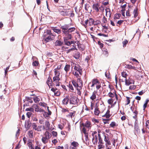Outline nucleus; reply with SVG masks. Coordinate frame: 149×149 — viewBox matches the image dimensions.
Masks as SVG:
<instances>
[{
  "label": "nucleus",
  "instance_id": "obj_30",
  "mask_svg": "<svg viewBox=\"0 0 149 149\" xmlns=\"http://www.w3.org/2000/svg\"><path fill=\"white\" fill-rule=\"evenodd\" d=\"M49 139L43 136L42 139V141L44 143L46 144L48 143Z\"/></svg>",
  "mask_w": 149,
  "mask_h": 149
},
{
  "label": "nucleus",
  "instance_id": "obj_56",
  "mask_svg": "<svg viewBox=\"0 0 149 149\" xmlns=\"http://www.w3.org/2000/svg\"><path fill=\"white\" fill-rule=\"evenodd\" d=\"M32 114V113L31 112H28L26 113V116L27 117L29 118L31 117Z\"/></svg>",
  "mask_w": 149,
  "mask_h": 149
},
{
  "label": "nucleus",
  "instance_id": "obj_38",
  "mask_svg": "<svg viewBox=\"0 0 149 149\" xmlns=\"http://www.w3.org/2000/svg\"><path fill=\"white\" fill-rule=\"evenodd\" d=\"M60 92L57 89V90H56V91H55V92H54V95L56 96H59L60 95Z\"/></svg>",
  "mask_w": 149,
  "mask_h": 149
},
{
  "label": "nucleus",
  "instance_id": "obj_7",
  "mask_svg": "<svg viewBox=\"0 0 149 149\" xmlns=\"http://www.w3.org/2000/svg\"><path fill=\"white\" fill-rule=\"evenodd\" d=\"M102 6H100V4L98 3H94L92 6L93 9L96 12H99V9Z\"/></svg>",
  "mask_w": 149,
  "mask_h": 149
},
{
  "label": "nucleus",
  "instance_id": "obj_61",
  "mask_svg": "<svg viewBox=\"0 0 149 149\" xmlns=\"http://www.w3.org/2000/svg\"><path fill=\"white\" fill-rule=\"evenodd\" d=\"M69 88L70 89L72 90V91L74 90V89L72 85L71 84H69Z\"/></svg>",
  "mask_w": 149,
  "mask_h": 149
},
{
  "label": "nucleus",
  "instance_id": "obj_33",
  "mask_svg": "<svg viewBox=\"0 0 149 149\" xmlns=\"http://www.w3.org/2000/svg\"><path fill=\"white\" fill-rule=\"evenodd\" d=\"M100 132L99 131H98V139L99 140V143H103L102 140V138L100 136Z\"/></svg>",
  "mask_w": 149,
  "mask_h": 149
},
{
  "label": "nucleus",
  "instance_id": "obj_51",
  "mask_svg": "<svg viewBox=\"0 0 149 149\" xmlns=\"http://www.w3.org/2000/svg\"><path fill=\"white\" fill-rule=\"evenodd\" d=\"M33 100L36 103H37L39 102L40 99L37 97H36L34 98Z\"/></svg>",
  "mask_w": 149,
  "mask_h": 149
},
{
  "label": "nucleus",
  "instance_id": "obj_54",
  "mask_svg": "<svg viewBox=\"0 0 149 149\" xmlns=\"http://www.w3.org/2000/svg\"><path fill=\"white\" fill-rule=\"evenodd\" d=\"M107 102L109 104H111L113 102V101L112 98H111L108 100Z\"/></svg>",
  "mask_w": 149,
  "mask_h": 149
},
{
  "label": "nucleus",
  "instance_id": "obj_42",
  "mask_svg": "<svg viewBox=\"0 0 149 149\" xmlns=\"http://www.w3.org/2000/svg\"><path fill=\"white\" fill-rule=\"evenodd\" d=\"M77 81L79 83V84L80 85L81 87L83 85L81 79L78 78L77 79Z\"/></svg>",
  "mask_w": 149,
  "mask_h": 149
},
{
  "label": "nucleus",
  "instance_id": "obj_8",
  "mask_svg": "<svg viewBox=\"0 0 149 149\" xmlns=\"http://www.w3.org/2000/svg\"><path fill=\"white\" fill-rule=\"evenodd\" d=\"M64 7L63 6H60L59 8V9L60 10V13L63 16H66L69 14V13L68 12L66 11H64L63 10L64 9V10H66L65 9H64Z\"/></svg>",
  "mask_w": 149,
  "mask_h": 149
},
{
  "label": "nucleus",
  "instance_id": "obj_47",
  "mask_svg": "<svg viewBox=\"0 0 149 149\" xmlns=\"http://www.w3.org/2000/svg\"><path fill=\"white\" fill-rule=\"evenodd\" d=\"M52 135L54 137H56L57 135V132L54 131H53L52 132Z\"/></svg>",
  "mask_w": 149,
  "mask_h": 149
},
{
  "label": "nucleus",
  "instance_id": "obj_25",
  "mask_svg": "<svg viewBox=\"0 0 149 149\" xmlns=\"http://www.w3.org/2000/svg\"><path fill=\"white\" fill-rule=\"evenodd\" d=\"M72 83L73 85L75 88H77L78 87H81L80 84H79L75 81L74 80L72 81Z\"/></svg>",
  "mask_w": 149,
  "mask_h": 149
},
{
  "label": "nucleus",
  "instance_id": "obj_28",
  "mask_svg": "<svg viewBox=\"0 0 149 149\" xmlns=\"http://www.w3.org/2000/svg\"><path fill=\"white\" fill-rule=\"evenodd\" d=\"M75 114V111H73L72 112H71L69 113L67 115V116L68 117H70L71 118H72L74 117Z\"/></svg>",
  "mask_w": 149,
  "mask_h": 149
},
{
  "label": "nucleus",
  "instance_id": "obj_31",
  "mask_svg": "<svg viewBox=\"0 0 149 149\" xmlns=\"http://www.w3.org/2000/svg\"><path fill=\"white\" fill-rule=\"evenodd\" d=\"M138 9L137 8H136L134 10L133 14L134 15V18H136L138 15Z\"/></svg>",
  "mask_w": 149,
  "mask_h": 149
},
{
  "label": "nucleus",
  "instance_id": "obj_55",
  "mask_svg": "<svg viewBox=\"0 0 149 149\" xmlns=\"http://www.w3.org/2000/svg\"><path fill=\"white\" fill-rule=\"evenodd\" d=\"M88 23V19H87L86 20L85 22V23L83 24V25L85 27V28H86L87 27V24Z\"/></svg>",
  "mask_w": 149,
  "mask_h": 149
},
{
  "label": "nucleus",
  "instance_id": "obj_3",
  "mask_svg": "<svg viewBox=\"0 0 149 149\" xmlns=\"http://www.w3.org/2000/svg\"><path fill=\"white\" fill-rule=\"evenodd\" d=\"M72 67H74V71L78 72L80 75H82V68L78 64L75 63H72L71 64Z\"/></svg>",
  "mask_w": 149,
  "mask_h": 149
},
{
  "label": "nucleus",
  "instance_id": "obj_1",
  "mask_svg": "<svg viewBox=\"0 0 149 149\" xmlns=\"http://www.w3.org/2000/svg\"><path fill=\"white\" fill-rule=\"evenodd\" d=\"M61 29L63 33L64 34L65 36H68V39H71L72 36L70 34V33L73 32L75 30V28L74 27L69 28L68 24H65L63 26H61Z\"/></svg>",
  "mask_w": 149,
  "mask_h": 149
},
{
  "label": "nucleus",
  "instance_id": "obj_15",
  "mask_svg": "<svg viewBox=\"0 0 149 149\" xmlns=\"http://www.w3.org/2000/svg\"><path fill=\"white\" fill-rule=\"evenodd\" d=\"M52 136L51 134L49 133V132L48 131H46L45 133L44 136L43 137L47 138L48 139H49Z\"/></svg>",
  "mask_w": 149,
  "mask_h": 149
},
{
  "label": "nucleus",
  "instance_id": "obj_59",
  "mask_svg": "<svg viewBox=\"0 0 149 149\" xmlns=\"http://www.w3.org/2000/svg\"><path fill=\"white\" fill-rule=\"evenodd\" d=\"M104 140L105 142L109 140V138L108 136H107L105 135Z\"/></svg>",
  "mask_w": 149,
  "mask_h": 149
},
{
  "label": "nucleus",
  "instance_id": "obj_53",
  "mask_svg": "<svg viewBox=\"0 0 149 149\" xmlns=\"http://www.w3.org/2000/svg\"><path fill=\"white\" fill-rule=\"evenodd\" d=\"M39 64L38 62L37 61H35L33 63V65L34 66H37Z\"/></svg>",
  "mask_w": 149,
  "mask_h": 149
},
{
  "label": "nucleus",
  "instance_id": "obj_2",
  "mask_svg": "<svg viewBox=\"0 0 149 149\" xmlns=\"http://www.w3.org/2000/svg\"><path fill=\"white\" fill-rule=\"evenodd\" d=\"M55 76L53 77V84L56 86H60V78L59 77L60 73L56 69H54Z\"/></svg>",
  "mask_w": 149,
  "mask_h": 149
},
{
  "label": "nucleus",
  "instance_id": "obj_6",
  "mask_svg": "<svg viewBox=\"0 0 149 149\" xmlns=\"http://www.w3.org/2000/svg\"><path fill=\"white\" fill-rule=\"evenodd\" d=\"M79 101V99L75 96L71 97L70 99V104H77Z\"/></svg>",
  "mask_w": 149,
  "mask_h": 149
},
{
  "label": "nucleus",
  "instance_id": "obj_39",
  "mask_svg": "<svg viewBox=\"0 0 149 149\" xmlns=\"http://www.w3.org/2000/svg\"><path fill=\"white\" fill-rule=\"evenodd\" d=\"M73 47H74V48L70 49H68V50H67L66 51V52L67 53H69L71 51L74 50L75 49H76V48H75V46H74V45H73Z\"/></svg>",
  "mask_w": 149,
  "mask_h": 149
},
{
  "label": "nucleus",
  "instance_id": "obj_45",
  "mask_svg": "<svg viewBox=\"0 0 149 149\" xmlns=\"http://www.w3.org/2000/svg\"><path fill=\"white\" fill-rule=\"evenodd\" d=\"M121 75L123 77L126 79V77L127 75L125 72H123L121 73Z\"/></svg>",
  "mask_w": 149,
  "mask_h": 149
},
{
  "label": "nucleus",
  "instance_id": "obj_40",
  "mask_svg": "<svg viewBox=\"0 0 149 149\" xmlns=\"http://www.w3.org/2000/svg\"><path fill=\"white\" fill-rule=\"evenodd\" d=\"M125 84L126 85L129 86L131 84L130 81L129 80H127V79H125Z\"/></svg>",
  "mask_w": 149,
  "mask_h": 149
},
{
  "label": "nucleus",
  "instance_id": "obj_32",
  "mask_svg": "<svg viewBox=\"0 0 149 149\" xmlns=\"http://www.w3.org/2000/svg\"><path fill=\"white\" fill-rule=\"evenodd\" d=\"M52 30L54 32L57 33L58 34H60L61 32V30L60 29H57L56 28H53Z\"/></svg>",
  "mask_w": 149,
  "mask_h": 149
},
{
  "label": "nucleus",
  "instance_id": "obj_29",
  "mask_svg": "<svg viewBox=\"0 0 149 149\" xmlns=\"http://www.w3.org/2000/svg\"><path fill=\"white\" fill-rule=\"evenodd\" d=\"M94 22V20L92 18H90L89 19H88V25L90 26H92Z\"/></svg>",
  "mask_w": 149,
  "mask_h": 149
},
{
  "label": "nucleus",
  "instance_id": "obj_52",
  "mask_svg": "<svg viewBox=\"0 0 149 149\" xmlns=\"http://www.w3.org/2000/svg\"><path fill=\"white\" fill-rule=\"evenodd\" d=\"M116 123L114 122H112L110 125V126L111 127H113L116 126Z\"/></svg>",
  "mask_w": 149,
  "mask_h": 149
},
{
  "label": "nucleus",
  "instance_id": "obj_46",
  "mask_svg": "<svg viewBox=\"0 0 149 149\" xmlns=\"http://www.w3.org/2000/svg\"><path fill=\"white\" fill-rule=\"evenodd\" d=\"M103 144V143H100L98 146V149H101L104 148V146Z\"/></svg>",
  "mask_w": 149,
  "mask_h": 149
},
{
  "label": "nucleus",
  "instance_id": "obj_63",
  "mask_svg": "<svg viewBox=\"0 0 149 149\" xmlns=\"http://www.w3.org/2000/svg\"><path fill=\"white\" fill-rule=\"evenodd\" d=\"M144 91H142L138 93V94L139 95H142L144 93Z\"/></svg>",
  "mask_w": 149,
  "mask_h": 149
},
{
  "label": "nucleus",
  "instance_id": "obj_16",
  "mask_svg": "<svg viewBox=\"0 0 149 149\" xmlns=\"http://www.w3.org/2000/svg\"><path fill=\"white\" fill-rule=\"evenodd\" d=\"M108 95L109 97H113L114 96H115L116 98V99L117 100H118L117 95L116 93L113 92V93L111 92H109L108 93Z\"/></svg>",
  "mask_w": 149,
  "mask_h": 149
},
{
  "label": "nucleus",
  "instance_id": "obj_57",
  "mask_svg": "<svg viewBox=\"0 0 149 149\" xmlns=\"http://www.w3.org/2000/svg\"><path fill=\"white\" fill-rule=\"evenodd\" d=\"M126 15L127 16H130L131 15L130 13V10L129 9L128 10H127L126 12Z\"/></svg>",
  "mask_w": 149,
  "mask_h": 149
},
{
  "label": "nucleus",
  "instance_id": "obj_12",
  "mask_svg": "<svg viewBox=\"0 0 149 149\" xmlns=\"http://www.w3.org/2000/svg\"><path fill=\"white\" fill-rule=\"evenodd\" d=\"M101 116L107 118H109L111 116V115L110 114V111L109 110H108L104 114H103L102 113L101 115Z\"/></svg>",
  "mask_w": 149,
  "mask_h": 149
},
{
  "label": "nucleus",
  "instance_id": "obj_50",
  "mask_svg": "<svg viewBox=\"0 0 149 149\" xmlns=\"http://www.w3.org/2000/svg\"><path fill=\"white\" fill-rule=\"evenodd\" d=\"M128 41L126 40H125L124 41H123V47H125L126 44L128 43Z\"/></svg>",
  "mask_w": 149,
  "mask_h": 149
},
{
  "label": "nucleus",
  "instance_id": "obj_17",
  "mask_svg": "<svg viewBox=\"0 0 149 149\" xmlns=\"http://www.w3.org/2000/svg\"><path fill=\"white\" fill-rule=\"evenodd\" d=\"M71 147H75V148H77L79 146V144L77 142L73 141L71 143Z\"/></svg>",
  "mask_w": 149,
  "mask_h": 149
},
{
  "label": "nucleus",
  "instance_id": "obj_9",
  "mask_svg": "<svg viewBox=\"0 0 149 149\" xmlns=\"http://www.w3.org/2000/svg\"><path fill=\"white\" fill-rule=\"evenodd\" d=\"M33 129L38 131H41L42 126L40 125L38 126L35 123H33L32 125Z\"/></svg>",
  "mask_w": 149,
  "mask_h": 149
},
{
  "label": "nucleus",
  "instance_id": "obj_23",
  "mask_svg": "<svg viewBox=\"0 0 149 149\" xmlns=\"http://www.w3.org/2000/svg\"><path fill=\"white\" fill-rule=\"evenodd\" d=\"M125 68H126L130 69L136 70V68L134 66H132V65L129 64H127L126 65Z\"/></svg>",
  "mask_w": 149,
  "mask_h": 149
},
{
  "label": "nucleus",
  "instance_id": "obj_37",
  "mask_svg": "<svg viewBox=\"0 0 149 149\" xmlns=\"http://www.w3.org/2000/svg\"><path fill=\"white\" fill-rule=\"evenodd\" d=\"M105 146L106 148H109V147H111L110 146H109L111 145V143L109 140L105 142Z\"/></svg>",
  "mask_w": 149,
  "mask_h": 149
},
{
  "label": "nucleus",
  "instance_id": "obj_21",
  "mask_svg": "<svg viewBox=\"0 0 149 149\" xmlns=\"http://www.w3.org/2000/svg\"><path fill=\"white\" fill-rule=\"evenodd\" d=\"M69 98L68 96L65 97L62 101V103L63 104L66 105L68 104L69 101Z\"/></svg>",
  "mask_w": 149,
  "mask_h": 149
},
{
  "label": "nucleus",
  "instance_id": "obj_18",
  "mask_svg": "<svg viewBox=\"0 0 149 149\" xmlns=\"http://www.w3.org/2000/svg\"><path fill=\"white\" fill-rule=\"evenodd\" d=\"M47 83L48 85L50 87L52 86V81L51 78L49 77L48 80L47 81Z\"/></svg>",
  "mask_w": 149,
  "mask_h": 149
},
{
  "label": "nucleus",
  "instance_id": "obj_27",
  "mask_svg": "<svg viewBox=\"0 0 149 149\" xmlns=\"http://www.w3.org/2000/svg\"><path fill=\"white\" fill-rule=\"evenodd\" d=\"M70 68V66L69 65H66L64 67V69L66 72L67 73L69 71Z\"/></svg>",
  "mask_w": 149,
  "mask_h": 149
},
{
  "label": "nucleus",
  "instance_id": "obj_62",
  "mask_svg": "<svg viewBox=\"0 0 149 149\" xmlns=\"http://www.w3.org/2000/svg\"><path fill=\"white\" fill-rule=\"evenodd\" d=\"M123 21L122 20H120L119 21H118V22H117V23L119 25H120L121 24H122L123 22Z\"/></svg>",
  "mask_w": 149,
  "mask_h": 149
},
{
  "label": "nucleus",
  "instance_id": "obj_11",
  "mask_svg": "<svg viewBox=\"0 0 149 149\" xmlns=\"http://www.w3.org/2000/svg\"><path fill=\"white\" fill-rule=\"evenodd\" d=\"M81 125L82 126L84 127H86L88 129V130L90 129L91 127V123L88 121H87L85 123H82L80 127H81Z\"/></svg>",
  "mask_w": 149,
  "mask_h": 149
},
{
  "label": "nucleus",
  "instance_id": "obj_44",
  "mask_svg": "<svg viewBox=\"0 0 149 149\" xmlns=\"http://www.w3.org/2000/svg\"><path fill=\"white\" fill-rule=\"evenodd\" d=\"M28 134L31 138L33 136V132L32 130L29 131L28 133Z\"/></svg>",
  "mask_w": 149,
  "mask_h": 149
},
{
  "label": "nucleus",
  "instance_id": "obj_14",
  "mask_svg": "<svg viewBox=\"0 0 149 149\" xmlns=\"http://www.w3.org/2000/svg\"><path fill=\"white\" fill-rule=\"evenodd\" d=\"M45 125L46 127V130H47L52 131L53 130L54 128L51 129L50 127V124L48 121H47L45 122Z\"/></svg>",
  "mask_w": 149,
  "mask_h": 149
},
{
  "label": "nucleus",
  "instance_id": "obj_24",
  "mask_svg": "<svg viewBox=\"0 0 149 149\" xmlns=\"http://www.w3.org/2000/svg\"><path fill=\"white\" fill-rule=\"evenodd\" d=\"M97 92L95 91H94L92 95L90 97V99L92 100H93L96 98V94Z\"/></svg>",
  "mask_w": 149,
  "mask_h": 149
},
{
  "label": "nucleus",
  "instance_id": "obj_19",
  "mask_svg": "<svg viewBox=\"0 0 149 149\" xmlns=\"http://www.w3.org/2000/svg\"><path fill=\"white\" fill-rule=\"evenodd\" d=\"M66 37L64 38V42L65 44L68 46L70 45V42L68 41V40L71 39H68V36H66Z\"/></svg>",
  "mask_w": 149,
  "mask_h": 149
},
{
  "label": "nucleus",
  "instance_id": "obj_58",
  "mask_svg": "<svg viewBox=\"0 0 149 149\" xmlns=\"http://www.w3.org/2000/svg\"><path fill=\"white\" fill-rule=\"evenodd\" d=\"M146 127L149 129V120H147L146 122Z\"/></svg>",
  "mask_w": 149,
  "mask_h": 149
},
{
  "label": "nucleus",
  "instance_id": "obj_4",
  "mask_svg": "<svg viewBox=\"0 0 149 149\" xmlns=\"http://www.w3.org/2000/svg\"><path fill=\"white\" fill-rule=\"evenodd\" d=\"M91 82L92 83L91 87H93L95 86L97 90L99 89L101 87L100 83L97 79H93Z\"/></svg>",
  "mask_w": 149,
  "mask_h": 149
},
{
  "label": "nucleus",
  "instance_id": "obj_41",
  "mask_svg": "<svg viewBox=\"0 0 149 149\" xmlns=\"http://www.w3.org/2000/svg\"><path fill=\"white\" fill-rule=\"evenodd\" d=\"M78 72L76 71H74L73 72V74L77 78H78L79 77V75L78 74Z\"/></svg>",
  "mask_w": 149,
  "mask_h": 149
},
{
  "label": "nucleus",
  "instance_id": "obj_48",
  "mask_svg": "<svg viewBox=\"0 0 149 149\" xmlns=\"http://www.w3.org/2000/svg\"><path fill=\"white\" fill-rule=\"evenodd\" d=\"M103 53L107 56L108 55V53L107 49H105L103 51Z\"/></svg>",
  "mask_w": 149,
  "mask_h": 149
},
{
  "label": "nucleus",
  "instance_id": "obj_60",
  "mask_svg": "<svg viewBox=\"0 0 149 149\" xmlns=\"http://www.w3.org/2000/svg\"><path fill=\"white\" fill-rule=\"evenodd\" d=\"M98 35H99V36H102L104 37H106L107 36L106 35L104 34H102L101 33H99L97 34Z\"/></svg>",
  "mask_w": 149,
  "mask_h": 149
},
{
  "label": "nucleus",
  "instance_id": "obj_20",
  "mask_svg": "<svg viewBox=\"0 0 149 149\" xmlns=\"http://www.w3.org/2000/svg\"><path fill=\"white\" fill-rule=\"evenodd\" d=\"M63 42L60 40H57L55 42V45L56 46H61L63 44Z\"/></svg>",
  "mask_w": 149,
  "mask_h": 149
},
{
  "label": "nucleus",
  "instance_id": "obj_26",
  "mask_svg": "<svg viewBox=\"0 0 149 149\" xmlns=\"http://www.w3.org/2000/svg\"><path fill=\"white\" fill-rule=\"evenodd\" d=\"M34 108L35 109V111L36 112H42L43 111V110L42 109H40L39 107L37 105H35V106L34 107Z\"/></svg>",
  "mask_w": 149,
  "mask_h": 149
},
{
  "label": "nucleus",
  "instance_id": "obj_64",
  "mask_svg": "<svg viewBox=\"0 0 149 149\" xmlns=\"http://www.w3.org/2000/svg\"><path fill=\"white\" fill-rule=\"evenodd\" d=\"M29 147L31 148V149H34L33 147L32 146V143H30L29 144Z\"/></svg>",
  "mask_w": 149,
  "mask_h": 149
},
{
  "label": "nucleus",
  "instance_id": "obj_36",
  "mask_svg": "<svg viewBox=\"0 0 149 149\" xmlns=\"http://www.w3.org/2000/svg\"><path fill=\"white\" fill-rule=\"evenodd\" d=\"M149 101V100L148 99H146V100L145 101V103L144 104L143 106V107L144 110L147 107V105Z\"/></svg>",
  "mask_w": 149,
  "mask_h": 149
},
{
  "label": "nucleus",
  "instance_id": "obj_49",
  "mask_svg": "<svg viewBox=\"0 0 149 149\" xmlns=\"http://www.w3.org/2000/svg\"><path fill=\"white\" fill-rule=\"evenodd\" d=\"M25 110L26 111H30L33 112L34 111V109L32 108H26Z\"/></svg>",
  "mask_w": 149,
  "mask_h": 149
},
{
  "label": "nucleus",
  "instance_id": "obj_22",
  "mask_svg": "<svg viewBox=\"0 0 149 149\" xmlns=\"http://www.w3.org/2000/svg\"><path fill=\"white\" fill-rule=\"evenodd\" d=\"M94 114L95 116H99V114L101 116V112L97 107L95 109Z\"/></svg>",
  "mask_w": 149,
  "mask_h": 149
},
{
  "label": "nucleus",
  "instance_id": "obj_43",
  "mask_svg": "<svg viewBox=\"0 0 149 149\" xmlns=\"http://www.w3.org/2000/svg\"><path fill=\"white\" fill-rule=\"evenodd\" d=\"M100 23V22L99 20H96L95 21H94V22L93 23V24L95 25H97L99 24Z\"/></svg>",
  "mask_w": 149,
  "mask_h": 149
},
{
  "label": "nucleus",
  "instance_id": "obj_5",
  "mask_svg": "<svg viewBox=\"0 0 149 149\" xmlns=\"http://www.w3.org/2000/svg\"><path fill=\"white\" fill-rule=\"evenodd\" d=\"M93 136L92 141L94 144H96L98 139V133L96 131L93 132L92 134Z\"/></svg>",
  "mask_w": 149,
  "mask_h": 149
},
{
  "label": "nucleus",
  "instance_id": "obj_35",
  "mask_svg": "<svg viewBox=\"0 0 149 149\" xmlns=\"http://www.w3.org/2000/svg\"><path fill=\"white\" fill-rule=\"evenodd\" d=\"M81 132L83 133L85 135H86L87 134H88V133L87 132V131L86 130V127H83L82 128V129L81 130Z\"/></svg>",
  "mask_w": 149,
  "mask_h": 149
},
{
  "label": "nucleus",
  "instance_id": "obj_10",
  "mask_svg": "<svg viewBox=\"0 0 149 149\" xmlns=\"http://www.w3.org/2000/svg\"><path fill=\"white\" fill-rule=\"evenodd\" d=\"M101 112V115L102 114L105 109V105L103 104H100L98 107H97Z\"/></svg>",
  "mask_w": 149,
  "mask_h": 149
},
{
  "label": "nucleus",
  "instance_id": "obj_34",
  "mask_svg": "<svg viewBox=\"0 0 149 149\" xmlns=\"http://www.w3.org/2000/svg\"><path fill=\"white\" fill-rule=\"evenodd\" d=\"M121 15L119 13H117L114 15V19H118L120 18Z\"/></svg>",
  "mask_w": 149,
  "mask_h": 149
},
{
  "label": "nucleus",
  "instance_id": "obj_13",
  "mask_svg": "<svg viewBox=\"0 0 149 149\" xmlns=\"http://www.w3.org/2000/svg\"><path fill=\"white\" fill-rule=\"evenodd\" d=\"M54 35H48L46 38H44L45 41H46V42H48L50 40H53Z\"/></svg>",
  "mask_w": 149,
  "mask_h": 149
}]
</instances>
